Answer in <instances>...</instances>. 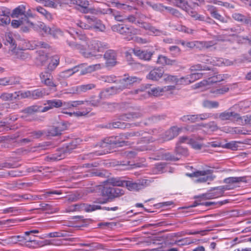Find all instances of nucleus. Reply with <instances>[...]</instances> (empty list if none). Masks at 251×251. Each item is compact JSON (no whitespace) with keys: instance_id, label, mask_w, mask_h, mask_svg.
I'll list each match as a JSON object with an SVG mask.
<instances>
[{"instance_id":"f257e3e1","label":"nucleus","mask_w":251,"mask_h":251,"mask_svg":"<svg viewBox=\"0 0 251 251\" xmlns=\"http://www.w3.org/2000/svg\"><path fill=\"white\" fill-rule=\"evenodd\" d=\"M133 137H141V141L143 143L152 142L155 140L150 135L142 131H132L121 134L116 136H111L104 139L99 145L102 148H109V146L120 147L127 145L126 140L130 139Z\"/></svg>"},{"instance_id":"f03ea898","label":"nucleus","mask_w":251,"mask_h":251,"mask_svg":"<svg viewBox=\"0 0 251 251\" xmlns=\"http://www.w3.org/2000/svg\"><path fill=\"white\" fill-rule=\"evenodd\" d=\"M224 182L229 184L225 186H220L213 188V190L201 195V198L203 200L213 199L223 196L225 191L232 189L235 187L234 184L240 182H245L244 177H229L224 179Z\"/></svg>"},{"instance_id":"7ed1b4c3","label":"nucleus","mask_w":251,"mask_h":251,"mask_svg":"<svg viewBox=\"0 0 251 251\" xmlns=\"http://www.w3.org/2000/svg\"><path fill=\"white\" fill-rule=\"evenodd\" d=\"M100 194L103 197L107 199H100L98 200V203L103 204L107 202L108 200L113 199L124 195V191L123 189L108 186L107 185L100 186L99 187Z\"/></svg>"},{"instance_id":"20e7f679","label":"nucleus","mask_w":251,"mask_h":251,"mask_svg":"<svg viewBox=\"0 0 251 251\" xmlns=\"http://www.w3.org/2000/svg\"><path fill=\"white\" fill-rule=\"evenodd\" d=\"M44 105H47L45 107L37 105H32L25 108L23 110V112L25 113L29 114H31L37 112H45L53 108H59L61 107L62 106V101L60 100L57 99L48 100L46 103H44Z\"/></svg>"},{"instance_id":"39448f33","label":"nucleus","mask_w":251,"mask_h":251,"mask_svg":"<svg viewBox=\"0 0 251 251\" xmlns=\"http://www.w3.org/2000/svg\"><path fill=\"white\" fill-rule=\"evenodd\" d=\"M137 79V77L135 76L125 77L119 80L118 85L106 89L100 94V97L101 98L103 94L105 92L108 93V95H113L119 93L124 89L129 87L132 84L136 82Z\"/></svg>"},{"instance_id":"423d86ee","label":"nucleus","mask_w":251,"mask_h":251,"mask_svg":"<svg viewBox=\"0 0 251 251\" xmlns=\"http://www.w3.org/2000/svg\"><path fill=\"white\" fill-rule=\"evenodd\" d=\"M112 29L113 31L118 32L121 34L125 36V38L127 40L132 39V36L137 34L139 30L132 26L128 27L124 25L118 24L112 26Z\"/></svg>"},{"instance_id":"0eeeda50","label":"nucleus","mask_w":251,"mask_h":251,"mask_svg":"<svg viewBox=\"0 0 251 251\" xmlns=\"http://www.w3.org/2000/svg\"><path fill=\"white\" fill-rule=\"evenodd\" d=\"M67 43L73 50H77L85 58L94 59L100 58L102 56L101 54H95L92 52L87 51L84 45L69 41H67Z\"/></svg>"},{"instance_id":"6e6552de","label":"nucleus","mask_w":251,"mask_h":251,"mask_svg":"<svg viewBox=\"0 0 251 251\" xmlns=\"http://www.w3.org/2000/svg\"><path fill=\"white\" fill-rule=\"evenodd\" d=\"M212 171L211 170H206L202 171H198L190 174V176L196 177L197 178L195 182L197 183L205 182L208 180H212L213 179L211 176Z\"/></svg>"},{"instance_id":"1a4fd4ad","label":"nucleus","mask_w":251,"mask_h":251,"mask_svg":"<svg viewBox=\"0 0 251 251\" xmlns=\"http://www.w3.org/2000/svg\"><path fill=\"white\" fill-rule=\"evenodd\" d=\"M181 131V128L174 126L160 134L157 139L160 142H165L172 140L176 137Z\"/></svg>"},{"instance_id":"9d476101","label":"nucleus","mask_w":251,"mask_h":251,"mask_svg":"<svg viewBox=\"0 0 251 251\" xmlns=\"http://www.w3.org/2000/svg\"><path fill=\"white\" fill-rule=\"evenodd\" d=\"M88 49L90 52L95 54L96 52H102L105 50L109 48V45L103 42L97 40H93L88 45Z\"/></svg>"},{"instance_id":"9b49d317","label":"nucleus","mask_w":251,"mask_h":251,"mask_svg":"<svg viewBox=\"0 0 251 251\" xmlns=\"http://www.w3.org/2000/svg\"><path fill=\"white\" fill-rule=\"evenodd\" d=\"M131 93L133 94H141V96L150 95L155 97L160 96L162 95L163 94L162 87H153L148 92H145L144 90L142 88H139L131 92Z\"/></svg>"},{"instance_id":"f8f14e48","label":"nucleus","mask_w":251,"mask_h":251,"mask_svg":"<svg viewBox=\"0 0 251 251\" xmlns=\"http://www.w3.org/2000/svg\"><path fill=\"white\" fill-rule=\"evenodd\" d=\"M147 180H139L137 181H126L125 186L130 191H138L145 187Z\"/></svg>"},{"instance_id":"ddd939ff","label":"nucleus","mask_w":251,"mask_h":251,"mask_svg":"<svg viewBox=\"0 0 251 251\" xmlns=\"http://www.w3.org/2000/svg\"><path fill=\"white\" fill-rule=\"evenodd\" d=\"M133 54L139 59L144 61H150L154 51H151L148 50H142L139 48H135L132 50Z\"/></svg>"},{"instance_id":"4468645a","label":"nucleus","mask_w":251,"mask_h":251,"mask_svg":"<svg viewBox=\"0 0 251 251\" xmlns=\"http://www.w3.org/2000/svg\"><path fill=\"white\" fill-rule=\"evenodd\" d=\"M86 66L85 64H81L75 66V67H77V70H79V71L80 72V74L83 75L100 69L103 66V64H96L87 67Z\"/></svg>"},{"instance_id":"2eb2a0df","label":"nucleus","mask_w":251,"mask_h":251,"mask_svg":"<svg viewBox=\"0 0 251 251\" xmlns=\"http://www.w3.org/2000/svg\"><path fill=\"white\" fill-rule=\"evenodd\" d=\"M28 27L32 28L43 35L48 34L49 31H50V28L41 22H38L36 24H34L32 22H28Z\"/></svg>"},{"instance_id":"dca6fc26","label":"nucleus","mask_w":251,"mask_h":251,"mask_svg":"<svg viewBox=\"0 0 251 251\" xmlns=\"http://www.w3.org/2000/svg\"><path fill=\"white\" fill-rule=\"evenodd\" d=\"M241 29L235 27L224 29V32L222 34L217 36V41H225L227 39L226 36H233L236 34L240 32Z\"/></svg>"},{"instance_id":"f3484780","label":"nucleus","mask_w":251,"mask_h":251,"mask_svg":"<svg viewBox=\"0 0 251 251\" xmlns=\"http://www.w3.org/2000/svg\"><path fill=\"white\" fill-rule=\"evenodd\" d=\"M40 77L41 82L45 85L52 87L56 86V85L52 81V76L50 72L46 70L41 73Z\"/></svg>"},{"instance_id":"a211bd4d","label":"nucleus","mask_w":251,"mask_h":251,"mask_svg":"<svg viewBox=\"0 0 251 251\" xmlns=\"http://www.w3.org/2000/svg\"><path fill=\"white\" fill-rule=\"evenodd\" d=\"M84 17L88 20L89 24L91 25H90L92 26V28L100 31H103L105 30V27L100 20H98L93 16L90 17L88 16H85Z\"/></svg>"},{"instance_id":"6ab92c4d","label":"nucleus","mask_w":251,"mask_h":251,"mask_svg":"<svg viewBox=\"0 0 251 251\" xmlns=\"http://www.w3.org/2000/svg\"><path fill=\"white\" fill-rule=\"evenodd\" d=\"M76 147V144L73 141L66 145V149H63L62 151L63 153H60L59 154H56L53 155L51 159L53 160H60L65 157V153L70 152L72 150L75 149Z\"/></svg>"},{"instance_id":"aec40b11","label":"nucleus","mask_w":251,"mask_h":251,"mask_svg":"<svg viewBox=\"0 0 251 251\" xmlns=\"http://www.w3.org/2000/svg\"><path fill=\"white\" fill-rule=\"evenodd\" d=\"M202 76L201 73H193L186 77L180 78V84L187 85L194 82L195 80L201 78Z\"/></svg>"},{"instance_id":"412c9836","label":"nucleus","mask_w":251,"mask_h":251,"mask_svg":"<svg viewBox=\"0 0 251 251\" xmlns=\"http://www.w3.org/2000/svg\"><path fill=\"white\" fill-rule=\"evenodd\" d=\"M104 58L106 60L107 63L110 66H114L116 64L117 54L115 50H108L105 52Z\"/></svg>"},{"instance_id":"4be33fe9","label":"nucleus","mask_w":251,"mask_h":251,"mask_svg":"<svg viewBox=\"0 0 251 251\" xmlns=\"http://www.w3.org/2000/svg\"><path fill=\"white\" fill-rule=\"evenodd\" d=\"M219 118L222 121L240 119L239 114L234 112L225 111L219 114Z\"/></svg>"},{"instance_id":"5701e85b","label":"nucleus","mask_w":251,"mask_h":251,"mask_svg":"<svg viewBox=\"0 0 251 251\" xmlns=\"http://www.w3.org/2000/svg\"><path fill=\"white\" fill-rule=\"evenodd\" d=\"M199 126H202L203 127L206 128L211 131H215L219 129V127L216 123L214 121H211L206 124H201L200 125L192 126L191 130L198 129Z\"/></svg>"},{"instance_id":"b1692460","label":"nucleus","mask_w":251,"mask_h":251,"mask_svg":"<svg viewBox=\"0 0 251 251\" xmlns=\"http://www.w3.org/2000/svg\"><path fill=\"white\" fill-rule=\"evenodd\" d=\"M163 73L164 71L162 69L159 68H155L150 71L147 77L153 80H157L163 76Z\"/></svg>"},{"instance_id":"393cba45","label":"nucleus","mask_w":251,"mask_h":251,"mask_svg":"<svg viewBox=\"0 0 251 251\" xmlns=\"http://www.w3.org/2000/svg\"><path fill=\"white\" fill-rule=\"evenodd\" d=\"M206 8L213 18L220 21H224V18L218 13V9L216 7L212 5H207L206 6Z\"/></svg>"},{"instance_id":"a878e982","label":"nucleus","mask_w":251,"mask_h":251,"mask_svg":"<svg viewBox=\"0 0 251 251\" xmlns=\"http://www.w3.org/2000/svg\"><path fill=\"white\" fill-rule=\"evenodd\" d=\"M168 2L174 6H176L182 10H187V7H189L188 1L186 0H166Z\"/></svg>"},{"instance_id":"bb28decb","label":"nucleus","mask_w":251,"mask_h":251,"mask_svg":"<svg viewBox=\"0 0 251 251\" xmlns=\"http://www.w3.org/2000/svg\"><path fill=\"white\" fill-rule=\"evenodd\" d=\"M78 71L79 70H77V67H74L60 73L58 75L57 79L59 80L61 79H66Z\"/></svg>"},{"instance_id":"cd10ccee","label":"nucleus","mask_w":251,"mask_h":251,"mask_svg":"<svg viewBox=\"0 0 251 251\" xmlns=\"http://www.w3.org/2000/svg\"><path fill=\"white\" fill-rule=\"evenodd\" d=\"M142 114L140 112L134 111L125 114L121 116L120 119L122 120H132L141 117Z\"/></svg>"},{"instance_id":"c85d7f7f","label":"nucleus","mask_w":251,"mask_h":251,"mask_svg":"<svg viewBox=\"0 0 251 251\" xmlns=\"http://www.w3.org/2000/svg\"><path fill=\"white\" fill-rule=\"evenodd\" d=\"M6 244H16L18 242H24V237L21 235L9 236L5 239H0Z\"/></svg>"},{"instance_id":"c756f323","label":"nucleus","mask_w":251,"mask_h":251,"mask_svg":"<svg viewBox=\"0 0 251 251\" xmlns=\"http://www.w3.org/2000/svg\"><path fill=\"white\" fill-rule=\"evenodd\" d=\"M19 81L14 77H8L0 78V85L7 86L19 83Z\"/></svg>"},{"instance_id":"7c9ffc66","label":"nucleus","mask_w":251,"mask_h":251,"mask_svg":"<svg viewBox=\"0 0 251 251\" xmlns=\"http://www.w3.org/2000/svg\"><path fill=\"white\" fill-rule=\"evenodd\" d=\"M47 95H48V94L47 93L45 89H37L31 91V99H39Z\"/></svg>"},{"instance_id":"2f4dec72","label":"nucleus","mask_w":251,"mask_h":251,"mask_svg":"<svg viewBox=\"0 0 251 251\" xmlns=\"http://www.w3.org/2000/svg\"><path fill=\"white\" fill-rule=\"evenodd\" d=\"M86 210L88 212L93 211H95L97 209H102L103 210H106L107 211L112 210V211H116L118 209V206H115L112 207H101L99 205H87L86 208Z\"/></svg>"},{"instance_id":"473e14b6","label":"nucleus","mask_w":251,"mask_h":251,"mask_svg":"<svg viewBox=\"0 0 251 251\" xmlns=\"http://www.w3.org/2000/svg\"><path fill=\"white\" fill-rule=\"evenodd\" d=\"M156 62L157 64L162 66L167 65H172L176 62V61L175 60L170 59L164 55H159L158 56Z\"/></svg>"},{"instance_id":"72a5a7b5","label":"nucleus","mask_w":251,"mask_h":251,"mask_svg":"<svg viewBox=\"0 0 251 251\" xmlns=\"http://www.w3.org/2000/svg\"><path fill=\"white\" fill-rule=\"evenodd\" d=\"M25 13V6L24 5H20L13 10L11 16L13 18L24 17Z\"/></svg>"},{"instance_id":"f704fd0d","label":"nucleus","mask_w":251,"mask_h":251,"mask_svg":"<svg viewBox=\"0 0 251 251\" xmlns=\"http://www.w3.org/2000/svg\"><path fill=\"white\" fill-rule=\"evenodd\" d=\"M83 110L82 111H77L76 112H64L67 114H68L70 116H74L75 117H80L82 116H85L87 115L88 113H89L91 109L90 107H81L80 108Z\"/></svg>"},{"instance_id":"c9c22d12","label":"nucleus","mask_w":251,"mask_h":251,"mask_svg":"<svg viewBox=\"0 0 251 251\" xmlns=\"http://www.w3.org/2000/svg\"><path fill=\"white\" fill-rule=\"evenodd\" d=\"M5 38V44L6 45H9L11 50L14 51V50L16 49V45L15 44V41L13 38L12 34L10 33L6 34Z\"/></svg>"},{"instance_id":"e433bc0d","label":"nucleus","mask_w":251,"mask_h":251,"mask_svg":"<svg viewBox=\"0 0 251 251\" xmlns=\"http://www.w3.org/2000/svg\"><path fill=\"white\" fill-rule=\"evenodd\" d=\"M164 80L166 83L180 84V78L178 79L176 76L165 74L163 75Z\"/></svg>"},{"instance_id":"4c0bfd02","label":"nucleus","mask_w":251,"mask_h":251,"mask_svg":"<svg viewBox=\"0 0 251 251\" xmlns=\"http://www.w3.org/2000/svg\"><path fill=\"white\" fill-rule=\"evenodd\" d=\"M130 125L129 124L121 122L120 121L114 122L110 123L108 125V127L110 128H129Z\"/></svg>"},{"instance_id":"58836bf2","label":"nucleus","mask_w":251,"mask_h":251,"mask_svg":"<svg viewBox=\"0 0 251 251\" xmlns=\"http://www.w3.org/2000/svg\"><path fill=\"white\" fill-rule=\"evenodd\" d=\"M232 17L235 20L237 21L246 24H249L250 18L240 13H234L232 14Z\"/></svg>"},{"instance_id":"ea45409f","label":"nucleus","mask_w":251,"mask_h":251,"mask_svg":"<svg viewBox=\"0 0 251 251\" xmlns=\"http://www.w3.org/2000/svg\"><path fill=\"white\" fill-rule=\"evenodd\" d=\"M189 15L196 20L200 21H204V17L203 15L199 14L196 11L190 10L189 7H187V10H185Z\"/></svg>"},{"instance_id":"a19ab883","label":"nucleus","mask_w":251,"mask_h":251,"mask_svg":"<svg viewBox=\"0 0 251 251\" xmlns=\"http://www.w3.org/2000/svg\"><path fill=\"white\" fill-rule=\"evenodd\" d=\"M11 25L14 28H17L20 25H22V28H23V30L25 32L27 31L28 30V28H26L25 27L27 26L26 24L25 23L24 20L21 18L20 20H13L11 22Z\"/></svg>"},{"instance_id":"79ce46f5","label":"nucleus","mask_w":251,"mask_h":251,"mask_svg":"<svg viewBox=\"0 0 251 251\" xmlns=\"http://www.w3.org/2000/svg\"><path fill=\"white\" fill-rule=\"evenodd\" d=\"M17 96L16 92L13 93H3L0 96V99L3 101H12L17 100Z\"/></svg>"},{"instance_id":"37998d69","label":"nucleus","mask_w":251,"mask_h":251,"mask_svg":"<svg viewBox=\"0 0 251 251\" xmlns=\"http://www.w3.org/2000/svg\"><path fill=\"white\" fill-rule=\"evenodd\" d=\"M125 180H122L119 178H110L107 180V183L112 186H125Z\"/></svg>"},{"instance_id":"c03bdc74","label":"nucleus","mask_w":251,"mask_h":251,"mask_svg":"<svg viewBox=\"0 0 251 251\" xmlns=\"http://www.w3.org/2000/svg\"><path fill=\"white\" fill-rule=\"evenodd\" d=\"M175 152L176 153V155L179 157L180 156H186L188 155V152L187 149L182 147L180 145H179L178 144H176Z\"/></svg>"},{"instance_id":"a18cd8bd","label":"nucleus","mask_w":251,"mask_h":251,"mask_svg":"<svg viewBox=\"0 0 251 251\" xmlns=\"http://www.w3.org/2000/svg\"><path fill=\"white\" fill-rule=\"evenodd\" d=\"M146 4L151 7L153 10L159 11V12H163L164 11V9H165V6L163 5L161 3H152L151 1H147L146 2Z\"/></svg>"},{"instance_id":"49530a36","label":"nucleus","mask_w":251,"mask_h":251,"mask_svg":"<svg viewBox=\"0 0 251 251\" xmlns=\"http://www.w3.org/2000/svg\"><path fill=\"white\" fill-rule=\"evenodd\" d=\"M59 63V59L57 56L52 58L47 67V71L51 72L53 71Z\"/></svg>"},{"instance_id":"de8ad7c7","label":"nucleus","mask_w":251,"mask_h":251,"mask_svg":"<svg viewBox=\"0 0 251 251\" xmlns=\"http://www.w3.org/2000/svg\"><path fill=\"white\" fill-rule=\"evenodd\" d=\"M79 86V94L86 93L88 91L94 89L96 87V85L94 83H88Z\"/></svg>"},{"instance_id":"09e8293b","label":"nucleus","mask_w":251,"mask_h":251,"mask_svg":"<svg viewBox=\"0 0 251 251\" xmlns=\"http://www.w3.org/2000/svg\"><path fill=\"white\" fill-rule=\"evenodd\" d=\"M17 100H20L23 99H31V91L27 90L25 91H17Z\"/></svg>"},{"instance_id":"8fccbe9b","label":"nucleus","mask_w":251,"mask_h":251,"mask_svg":"<svg viewBox=\"0 0 251 251\" xmlns=\"http://www.w3.org/2000/svg\"><path fill=\"white\" fill-rule=\"evenodd\" d=\"M107 11L114 17L116 21L119 22H124L126 21V16L120 15L119 12L116 11L111 8L108 9Z\"/></svg>"},{"instance_id":"3c124183","label":"nucleus","mask_w":251,"mask_h":251,"mask_svg":"<svg viewBox=\"0 0 251 251\" xmlns=\"http://www.w3.org/2000/svg\"><path fill=\"white\" fill-rule=\"evenodd\" d=\"M226 74H216L212 77L208 78V82L215 83L224 80L226 78Z\"/></svg>"},{"instance_id":"603ef678","label":"nucleus","mask_w":251,"mask_h":251,"mask_svg":"<svg viewBox=\"0 0 251 251\" xmlns=\"http://www.w3.org/2000/svg\"><path fill=\"white\" fill-rule=\"evenodd\" d=\"M77 4L78 6L82 8L81 10L84 13L88 12L89 2L87 0H77L76 1Z\"/></svg>"},{"instance_id":"864d4df0","label":"nucleus","mask_w":251,"mask_h":251,"mask_svg":"<svg viewBox=\"0 0 251 251\" xmlns=\"http://www.w3.org/2000/svg\"><path fill=\"white\" fill-rule=\"evenodd\" d=\"M219 105V102L216 101L206 100L202 102V106L205 108L209 109L217 108Z\"/></svg>"},{"instance_id":"5fc2aeb1","label":"nucleus","mask_w":251,"mask_h":251,"mask_svg":"<svg viewBox=\"0 0 251 251\" xmlns=\"http://www.w3.org/2000/svg\"><path fill=\"white\" fill-rule=\"evenodd\" d=\"M160 158L162 159L171 160V161H176L179 159L180 157L176 155H173L169 152H167L162 155L161 157H158L156 159H159Z\"/></svg>"},{"instance_id":"6e6d98bb","label":"nucleus","mask_w":251,"mask_h":251,"mask_svg":"<svg viewBox=\"0 0 251 251\" xmlns=\"http://www.w3.org/2000/svg\"><path fill=\"white\" fill-rule=\"evenodd\" d=\"M165 115H158L153 116L149 118L147 122L144 123L146 125L151 124L152 123H155L158 121L164 119L165 118Z\"/></svg>"},{"instance_id":"4d7b16f0","label":"nucleus","mask_w":251,"mask_h":251,"mask_svg":"<svg viewBox=\"0 0 251 251\" xmlns=\"http://www.w3.org/2000/svg\"><path fill=\"white\" fill-rule=\"evenodd\" d=\"M150 34L153 36H161L167 35L166 32L156 28L155 27L152 25L151 29L149 30Z\"/></svg>"},{"instance_id":"13d9d810","label":"nucleus","mask_w":251,"mask_h":251,"mask_svg":"<svg viewBox=\"0 0 251 251\" xmlns=\"http://www.w3.org/2000/svg\"><path fill=\"white\" fill-rule=\"evenodd\" d=\"M15 50L16 49L13 51L15 52V55L17 58L25 60L29 57L28 53L24 51L23 50H20L17 51H16Z\"/></svg>"},{"instance_id":"bf43d9fd","label":"nucleus","mask_w":251,"mask_h":251,"mask_svg":"<svg viewBox=\"0 0 251 251\" xmlns=\"http://www.w3.org/2000/svg\"><path fill=\"white\" fill-rule=\"evenodd\" d=\"M241 143L240 142L232 141L229 143H226L224 145V147L226 149H230L233 151H236L238 148V144Z\"/></svg>"},{"instance_id":"052dcab7","label":"nucleus","mask_w":251,"mask_h":251,"mask_svg":"<svg viewBox=\"0 0 251 251\" xmlns=\"http://www.w3.org/2000/svg\"><path fill=\"white\" fill-rule=\"evenodd\" d=\"M170 51V53L173 57H176L178 56L180 53L181 50L179 47L176 46H170L169 48Z\"/></svg>"},{"instance_id":"680f3d73","label":"nucleus","mask_w":251,"mask_h":251,"mask_svg":"<svg viewBox=\"0 0 251 251\" xmlns=\"http://www.w3.org/2000/svg\"><path fill=\"white\" fill-rule=\"evenodd\" d=\"M68 233L66 231H57L50 232L49 234L50 237H64L67 236Z\"/></svg>"},{"instance_id":"e2e57ef3","label":"nucleus","mask_w":251,"mask_h":251,"mask_svg":"<svg viewBox=\"0 0 251 251\" xmlns=\"http://www.w3.org/2000/svg\"><path fill=\"white\" fill-rule=\"evenodd\" d=\"M36 10L39 13L44 15L47 19L50 20L51 19V14L44 8L41 6H38L36 7Z\"/></svg>"},{"instance_id":"0e129e2a","label":"nucleus","mask_w":251,"mask_h":251,"mask_svg":"<svg viewBox=\"0 0 251 251\" xmlns=\"http://www.w3.org/2000/svg\"><path fill=\"white\" fill-rule=\"evenodd\" d=\"M165 9L167 10L171 14L175 17H180L182 16L181 13L176 9L171 7L166 6Z\"/></svg>"},{"instance_id":"69168bd1","label":"nucleus","mask_w":251,"mask_h":251,"mask_svg":"<svg viewBox=\"0 0 251 251\" xmlns=\"http://www.w3.org/2000/svg\"><path fill=\"white\" fill-rule=\"evenodd\" d=\"M176 29L184 33H186L188 34H192L194 33V30L189 28L185 26L182 25H178L176 28Z\"/></svg>"},{"instance_id":"338daca9","label":"nucleus","mask_w":251,"mask_h":251,"mask_svg":"<svg viewBox=\"0 0 251 251\" xmlns=\"http://www.w3.org/2000/svg\"><path fill=\"white\" fill-rule=\"evenodd\" d=\"M229 88L226 86H223L215 90L212 91L211 92L215 94L216 96L224 94L228 91Z\"/></svg>"},{"instance_id":"774afa93","label":"nucleus","mask_w":251,"mask_h":251,"mask_svg":"<svg viewBox=\"0 0 251 251\" xmlns=\"http://www.w3.org/2000/svg\"><path fill=\"white\" fill-rule=\"evenodd\" d=\"M199 61L205 64H211L212 57L206 55H200L199 56Z\"/></svg>"}]
</instances>
